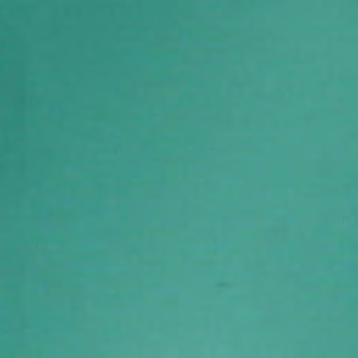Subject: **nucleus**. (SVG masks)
I'll return each mask as SVG.
<instances>
[{
    "label": "nucleus",
    "instance_id": "nucleus-1",
    "mask_svg": "<svg viewBox=\"0 0 358 358\" xmlns=\"http://www.w3.org/2000/svg\"><path fill=\"white\" fill-rule=\"evenodd\" d=\"M290 250H289V237L287 236V264H289V256L291 255L290 253Z\"/></svg>",
    "mask_w": 358,
    "mask_h": 358
},
{
    "label": "nucleus",
    "instance_id": "nucleus-2",
    "mask_svg": "<svg viewBox=\"0 0 358 358\" xmlns=\"http://www.w3.org/2000/svg\"><path fill=\"white\" fill-rule=\"evenodd\" d=\"M287 197L289 196L287 195ZM287 200H289V198H287ZM289 201H287V227L289 228Z\"/></svg>",
    "mask_w": 358,
    "mask_h": 358
},
{
    "label": "nucleus",
    "instance_id": "nucleus-3",
    "mask_svg": "<svg viewBox=\"0 0 358 358\" xmlns=\"http://www.w3.org/2000/svg\"><path fill=\"white\" fill-rule=\"evenodd\" d=\"M287 312H289V310L287 309ZM287 324L289 323V313H287ZM287 329H289V327H287ZM289 336V329H287V337Z\"/></svg>",
    "mask_w": 358,
    "mask_h": 358
},
{
    "label": "nucleus",
    "instance_id": "nucleus-4",
    "mask_svg": "<svg viewBox=\"0 0 358 358\" xmlns=\"http://www.w3.org/2000/svg\"><path fill=\"white\" fill-rule=\"evenodd\" d=\"M289 269L287 268V284L289 283Z\"/></svg>",
    "mask_w": 358,
    "mask_h": 358
},
{
    "label": "nucleus",
    "instance_id": "nucleus-5",
    "mask_svg": "<svg viewBox=\"0 0 358 358\" xmlns=\"http://www.w3.org/2000/svg\"><path fill=\"white\" fill-rule=\"evenodd\" d=\"M287 300H288L289 299V293L288 292H287Z\"/></svg>",
    "mask_w": 358,
    "mask_h": 358
}]
</instances>
